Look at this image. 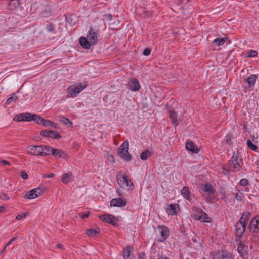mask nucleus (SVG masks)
<instances>
[{"label":"nucleus","mask_w":259,"mask_h":259,"mask_svg":"<svg viewBox=\"0 0 259 259\" xmlns=\"http://www.w3.org/2000/svg\"><path fill=\"white\" fill-rule=\"evenodd\" d=\"M166 107L169 112V118L171 120L172 123L175 127L177 126L180 121V117L176 112L172 110L171 107L167 105Z\"/></svg>","instance_id":"nucleus-5"},{"label":"nucleus","mask_w":259,"mask_h":259,"mask_svg":"<svg viewBox=\"0 0 259 259\" xmlns=\"http://www.w3.org/2000/svg\"><path fill=\"white\" fill-rule=\"evenodd\" d=\"M0 198L2 199L5 200H9L10 199L9 196L7 194H5V193L2 194L0 195Z\"/></svg>","instance_id":"nucleus-47"},{"label":"nucleus","mask_w":259,"mask_h":259,"mask_svg":"<svg viewBox=\"0 0 259 259\" xmlns=\"http://www.w3.org/2000/svg\"><path fill=\"white\" fill-rule=\"evenodd\" d=\"M66 19L70 25H74L75 24V22H72V19L70 18V16L67 17Z\"/></svg>","instance_id":"nucleus-50"},{"label":"nucleus","mask_w":259,"mask_h":259,"mask_svg":"<svg viewBox=\"0 0 259 259\" xmlns=\"http://www.w3.org/2000/svg\"><path fill=\"white\" fill-rule=\"evenodd\" d=\"M27 213H22L21 214H18L16 216V219L17 220H20L22 218H25L27 215Z\"/></svg>","instance_id":"nucleus-44"},{"label":"nucleus","mask_w":259,"mask_h":259,"mask_svg":"<svg viewBox=\"0 0 259 259\" xmlns=\"http://www.w3.org/2000/svg\"><path fill=\"white\" fill-rule=\"evenodd\" d=\"M54 175L53 174H51L49 176V177H50V178H52V177H53L54 176Z\"/></svg>","instance_id":"nucleus-60"},{"label":"nucleus","mask_w":259,"mask_h":259,"mask_svg":"<svg viewBox=\"0 0 259 259\" xmlns=\"http://www.w3.org/2000/svg\"><path fill=\"white\" fill-rule=\"evenodd\" d=\"M44 118H42L40 116L35 114L32 115V120L34 121L35 123L41 124Z\"/></svg>","instance_id":"nucleus-37"},{"label":"nucleus","mask_w":259,"mask_h":259,"mask_svg":"<svg viewBox=\"0 0 259 259\" xmlns=\"http://www.w3.org/2000/svg\"><path fill=\"white\" fill-rule=\"evenodd\" d=\"M30 154L34 156H41V145H31L27 148Z\"/></svg>","instance_id":"nucleus-13"},{"label":"nucleus","mask_w":259,"mask_h":259,"mask_svg":"<svg viewBox=\"0 0 259 259\" xmlns=\"http://www.w3.org/2000/svg\"><path fill=\"white\" fill-rule=\"evenodd\" d=\"M227 40V37L217 38L212 41V44L217 46H221L224 44Z\"/></svg>","instance_id":"nucleus-30"},{"label":"nucleus","mask_w":259,"mask_h":259,"mask_svg":"<svg viewBox=\"0 0 259 259\" xmlns=\"http://www.w3.org/2000/svg\"><path fill=\"white\" fill-rule=\"evenodd\" d=\"M128 142L127 141H124L120 146L118 149V153L119 156L125 161H130L132 160V156L128 153Z\"/></svg>","instance_id":"nucleus-4"},{"label":"nucleus","mask_w":259,"mask_h":259,"mask_svg":"<svg viewBox=\"0 0 259 259\" xmlns=\"http://www.w3.org/2000/svg\"><path fill=\"white\" fill-rule=\"evenodd\" d=\"M46 30L49 32L55 33V25L52 23H49L46 25Z\"/></svg>","instance_id":"nucleus-39"},{"label":"nucleus","mask_w":259,"mask_h":259,"mask_svg":"<svg viewBox=\"0 0 259 259\" xmlns=\"http://www.w3.org/2000/svg\"><path fill=\"white\" fill-rule=\"evenodd\" d=\"M0 164H2L4 165H10V162L6 160H1Z\"/></svg>","instance_id":"nucleus-51"},{"label":"nucleus","mask_w":259,"mask_h":259,"mask_svg":"<svg viewBox=\"0 0 259 259\" xmlns=\"http://www.w3.org/2000/svg\"><path fill=\"white\" fill-rule=\"evenodd\" d=\"M242 128L246 132H248V129L246 124H243Z\"/></svg>","instance_id":"nucleus-53"},{"label":"nucleus","mask_w":259,"mask_h":259,"mask_svg":"<svg viewBox=\"0 0 259 259\" xmlns=\"http://www.w3.org/2000/svg\"><path fill=\"white\" fill-rule=\"evenodd\" d=\"M52 155L58 158H65L67 156V154L63 150L60 149L53 148Z\"/></svg>","instance_id":"nucleus-20"},{"label":"nucleus","mask_w":259,"mask_h":259,"mask_svg":"<svg viewBox=\"0 0 259 259\" xmlns=\"http://www.w3.org/2000/svg\"><path fill=\"white\" fill-rule=\"evenodd\" d=\"M199 190L201 194L206 192L210 196L211 194L213 192L214 189L210 184H202L199 185Z\"/></svg>","instance_id":"nucleus-14"},{"label":"nucleus","mask_w":259,"mask_h":259,"mask_svg":"<svg viewBox=\"0 0 259 259\" xmlns=\"http://www.w3.org/2000/svg\"><path fill=\"white\" fill-rule=\"evenodd\" d=\"M257 76L255 74L250 75L247 78L244 79L245 82L247 83L248 88L253 87L256 82Z\"/></svg>","instance_id":"nucleus-23"},{"label":"nucleus","mask_w":259,"mask_h":259,"mask_svg":"<svg viewBox=\"0 0 259 259\" xmlns=\"http://www.w3.org/2000/svg\"><path fill=\"white\" fill-rule=\"evenodd\" d=\"M242 158L238 154H233L229 160L227 164L228 168L230 171L238 172L241 169Z\"/></svg>","instance_id":"nucleus-2"},{"label":"nucleus","mask_w":259,"mask_h":259,"mask_svg":"<svg viewBox=\"0 0 259 259\" xmlns=\"http://www.w3.org/2000/svg\"><path fill=\"white\" fill-rule=\"evenodd\" d=\"M186 148L191 151L193 153H198L199 151V149L196 146L193 142H187L186 144Z\"/></svg>","instance_id":"nucleus-22"},{"label":"nucleus","mask_w":259,"mask_h":259,"mask_svg":"<svg viewBox=\"0 0 259 259\" xmlns=\"http://www.w3.org/2000/svg\"><path fill=\"white\" fill-rule=\"evenodd\" d=\"M18 99V97L15 94H13L12 95V96L9 98L7 101L6 103L8 105H10L11 103L13 102H16Z\"/></svg>","instance_id":"nucleus-38"},{"label":"nucleus","mask_w":259,"mask_h":259,"mask_svg":"<svg viewBox=\"0 0 259 259\" xmlns=\"http://www.w3.org/2000/svg\"><path fill=\"white\" fill-rule=\"evenodd\" d=\"M72 174L71 172H68L64 174L61 179V181L64 184H67L71 179Z\"/></svg>","instance_id":"nucleus-33"},{"label":"nucleus","mask_w":259,"mask_h":259,"mask_svg":"<svg viewBox=\"0 0 259 259\" xmlns=\"http://www.w3.org/2000/svg\"><path fill=\"white\" fill-rule=\"evenodd\" d=\"M7 247L5 246L4 248L1 250V254H3L6 251Z\"/></svg>","instance_id":"nucleus-57"},{"label":"nucleus","mask_w":259,"mask_h":259,"mask_svg":"<svg viewBox=\"0 0 259 259\" xmlns=\"http://www.w3.org/2000/svg\"><path fill=\"white\" fill-rule=\"evenodd\" d=\"M145 253L144 252H140L138 254L137 259H145Z\"/></svg>","instance_id":"nucleus-49"},{"label":"nucleus","mask_w":259,"mask_h":259,"mask_svg":"<svg viewBox=\"0 0 259 259\" xmlns=\"http://www.w3.org/2000/svg\"><path fill=\"white\" fill-rule=\"evenodd\" d=\"M12 243V242L10 240V241H9L6 244V246L7 247L8 246H9L11 243Z\"/></svg>","instance_id":"nucleus-58"},{"label":"nucleus","mask_w":259,"mask_h":259,"mask_svg":"<svg viewBox=\"0 0 259 259\" xmlns=\"http://www.w3.org/2000/svg\"><path fill=\"white\" fill-rule=\"evenodd\" d=\"M41 124H42L45 127L52 126V127H56V124L54 122H53L50 120H47L45 119H43Z\"/></svg>","instance_id":"nucleus-36"},{"label":"nucleus","mask_w":259,"mask_h":259,"mask_svg":"<svg viewBox=\"0 0 259 259\" xmlns=\"http://www.w3.org/2000/svg\"><path fill=\"white\" fill-rule=\"evenodd\" d=\"M157 230L160 233V238L157 239V241L159 242H163L169 236V229L165 226H159L157 227Z\"/></svg>","instance_id":"nucleus-8"},{"label":"nucleus","mask_w":259,"mask_h":259,"mask_svg":"<svg viewBox=\"0 0 259 259\" xmlns=\"http://www.w3.org/2000/svg\"><path fill=\"white\" fill-rule=\"evenodd\" d=\"M250 215V213L249 211H245L243 213L241 217L239 219L238 222L242 223L243 224L246 225V223L248 222Z\"/></svg>","instance_id":"nucleus-26"},{"label":"nucleus","mask_w":259,"mask_h":259,"mask_svg":"<svg viewBox=\"0 0 259 259\" xmlns=\"http://www.w3.org/2000/svg\"><path fill=\"white\" fill-rule=\"evenodd\" d=\"M229 169H226L225 168H223V173L225 174V175H227L228 173V171H229Z\"/></svg>","instance_id":"nucleus-54"},{"label":"nucleus","mask_w":259,"mask_h":259,"mask_svg":"<svg viewBox=\"0 0 259 259\" xmlns=\"http://www.w3.org/2000/svg\"><path fill=\"white\" fill-rule=\"evenodd\" d=\"M100 230L99 228L95 229H89L86 230V234L89 236H95L100 233Z\"/></svg>","instance_id":"nucleus-31"},{"label":"nucleus","mask_w":259,"mask_h":259,"mask_svg":"<svg viewBox=\"0 0 259 259\" xmlns=\"http://www.w3.org/2000/svg\"><path fill=\"white\" fill-rule=\"evenodd\" d=\"M246 145L248 148L251 149V150L257 152L258 149V147L256 145L252 143V141L249 140L247 139L246 140Z\"/></svg>","instance_id":"nucleus-32"},{"label":"nucleus","mask_w":259,"mask_h":259,"mask_svg":"<svg viewBox=\"0 0 259 259\" xmlns=\"http://www.w3.org/2000/svg\"><path fill=\"white\" fill-rule=\"evenodd\" d=\"M203 210L201 208L198 207L195 208V212L193 214L194 219H195L196 220H197V217H196V216H200Z\"/></svg>","instance_id":"nucleus-42"},{"label":"nucleus","mask_w":259,"mask_h":259,"mask_svg":"<svg viewBox=\"0 0 259 259\" xmlns=\"http://www.w3.org/2000/svg\"><path fill=\"white\" fill-rule=\"evenodd\" d=\"M258 53L257 51L253 50H249L246 54H245L246 58H252L255 57L257 56Z\"/></svg>","instance_id":"nucleus-35"},{"label":"nucleus","mask_w":259,"mask_h":259,"mask_svg":"<svg viewBox=\"0 0 259 259\" xmlns=\"http://www.w3.org/2000/svg\"><path fill=\"white\" fill-rule=\"evenodd\" d=\"M162 259H169V258H168V257H165L163 258H162Z\"/></svg>","instance_id":"nucleus-61"},{"label":"nucleus","mask_w":259,"mask_h":259,"mask_svg":"<svg viewBox=\"0 0 259 259\" xmlns=\"http://www.w3.org/2000/svg\"><path fill=\"white\" fill-rule=\"evenodd\" d=\"M21 177L23 179L26 180L28 178L27 174L24 171H21Z\"/></svg>","instance_id":"nucleus-48"},{"label":"nucleus","mask_w":259,"mask_h":259,"mask_svg":"<svg viewBox=\"0 0 259 259\" xmlns=\"http://www.w3.org/2000/svg\"><path fill=\"white\" fill-rule=\"evenodd\" d=\"M128 88L133 92H136L140 88V84L136 78H133L130 79L128 83Z\"/></svg>","instance_id":"nucleus-15"},{"label":"nucleus","mask_w":259,"mask_h":259,"mask_svg":"<svg viewBox=\"0 0 259 259\" xmlns=\"http://www.w3.org/2000/svg\"><path fill=\"white\" fill-rule=\"evenodd\" d=\"M41 156L50 155L52 154L53 148L49 146L41 145Z\"/></svg>","instance_id":"nucleus-25"},{"label":"nucleus","mask_w":259,"mask_h":259,"mask_svg":"<svg viewBox=\"0 0 259 259\" xmlns=\"http://www.w3.org/2000/svg\"><path fill=\"white\" fill-rule=\"evenodd\" d=\"M246 225L242 223L237 222L235 225V233L236 238L240 239L243 236L245 230Z\"/></svg>","instance_id":"nucleus-10"},{"label":"nucleus","mask_w":259,"mask_h":259,"mask_svg":"<svg viewBox=\"0 0 259 259\" xmlns=\"http://www.w3.org/2000/svg\"><path fill=\"white\" fill-rule=\"evenodd\" d=\"M182 195L189 201L191 202L192 199L191 196V193L188 187H184L181 190Z\"/></svg>","instance_id":"nucleus-24"},{"label":"nucleus","mask_w":259,"mask_h":259,"mask_svg":"<svg viewBox=\"0 0 259 259\" xmlns=\"http://www.w3.org/2000/svg\"><path fill=\"white\" fill-rule=\"evenodd\" d=\"M40 135L43 137L53 138L57 139H60L61 137L59 133L54 131L47 130L40 131Z\"/></svg>","instance_id":"nucleus-12"},{"label":"nucleus","mask_w":259,"mask_h":259,"mask_svg":"<svg viewBox=\"0 0 259 259\" xmlns=\"http://www.w3.org/2000/svg\"><path fill=\"white\" fill-rule=\"evenodd\" d=\"M248 184H249V182H248V180L246 179H245V178H243V179H241L238 183V184L240 186H242V187H245V186L248 185Z\"/></svg>","instance_id":"nucleus-43"},{"label":"nucleus","mask_w":259,"mask_h":259,"mask_svg":"<svg viewBox=\"0 0 259 259\" xmlns=\"http://www.w3.org/2000/svg\"><path fill=\"white\" fill-rule=\"evenodd\" d=\"M44 192V190L40 187L34 188L27 192L25 194V198L28 199H34L42 194Z\"/></svg>","instance_id":"nucleus-6"},{"label":"nucleus","mask_w":259,"mask_h":259,"mask_svg":"<svg viewBox=\"0 0 259 259\" xmlns=\"http://www.w3.org/2000/svg\"><path fill=\"white\" fill-rule=\"evenodd\" d=\"M229 195L234 197L233 198V201L237 200L238 201H242L244 198L243 193L239 192L236 193L232 192L231 194H229Z\"/></svg>","instance_id":"nucleus-27"},{"label":"nucleus","mask_w":259,"mask_h":259,"mask_svg":"<svg viewBox=\"0 0 259 259\" xmlns=\"http://www.w3.org/2000/svg\"><path fill=\"white\" fill-rule=\"evenodd\" d=\"M220 253L221 254L222 258L223 259H234V255H233L231 253L226 250H222L221 252L220 250H217L213 252L212 255H214L215 254V255L218 253L220 254Z\"/></svg>","instance_id":"nucleus-18"},{"label":"nucleus","mask_w":259,"mask_h":259,"mask_svg":"<svg viewBox=\"0 0 259 259\" xmlns=\"http://www.w3.org/2000/svg\"><path fill=\"white\" fill-rule=\"evenodd\" d=\"M151 49L150 48H146L143 51V55L145 56H148L151 53Z\"/></svg>","instance_id":"nucleus-46"},{"label":"nucleus","mask_w":259,"mask_h":259,"mask_svg":"<svg viewBox=\"0 0 259 259\" xmlns=\"http://www.w3.org/2000/svg\"><path fill=\"white\" fill-rule=\"evenodd\" d=\"M99 36V31L92 27H90L87 33V37L81 36L79 38V44L83 48L88 49L91 46L97 43Z\"/></svg>","instance_id":"nucleus-1"},{"label":"nucleus","mask_w":259,"mask_h":259,"mask_svg":"<svg viewBox=\"0 0 259 259\" xmlns=\"http://www.w3.org/2000/svg\"><path fill=\"white\" fill-rule=\"evenodd\" d=\"M249 229L251 232H259V216L255 215L250 222Z\"/></svg>","instance_id":"nucleus-11"},{"label":"nucleus","mask_w":259,"mask_h":259,"mask_svg":"<svg viewBox=\"0 0 259 259\" xmlns=\"http://www.w3.org/2000/svg\"><path fill=\"white\" fill-rule=\"evenodd\" d=\"M6 211V208L4 206H0V213H5Z\"/></svg>","instance_id":"nucleus-52"},{"label":"nucleus","mask_w":259,"mask_h":259,"mask_svg":"<svg viewBox=\"0 0 259 259\" xmlns=\"http://www.w3.org/2000/svg\"><path fill=\"white\" fill-rule=\"evenodd\" d=\"M235 240L236 242H238L237 250L239 252H241L243 250V249L244 247V244L242 243V242L241 241V240H240V239L236 238Z\"/></svg>","instance_id":"nucleus-41"},{"label":"nucleus","mask_w":259,"mask_h":259,"mask_svg":"<svg viewBox=\"0 0 259 259\" xmlns=\"http://www.w3.org/2000/svg\"><path fill=\"white\" fill-rule=\"evenodd\" d=\"M32 114L29 112L20 113L15 116L14 120H16L18 122L23 121H32Z\"/></svg>","instance_id":"nucleus-9"},{"label":"nucleus","mask_w":259,"mask_h":259,"mask_svg":"<svg viewBox=\"0 0 259 259\" xmlns=\"http://www.w3.org/2000/svg\"><path fill=\"white\" fill-rule=\"evenodd\" d=\"M124 259H133V247L130 245L126 246L122 251Z\"/></svg>","instance_id":"nucleus-16"},{"label":"nucleus","mask_w":259,"mask_h":259,"mask_svg":"<svg viewBox=\"0 0 259 259\" xmlns=\"http://www.w3.org/2000/svg\"><path fill=\"white\" fill-rule=\"evenodd\" d=\"M152 152L149 150H146L144 152H142L140 155V157L142 160H145L148 157L151 155Z\"/></svg>","instance_id":"nucleus-34"},{"label":"nucleus","mask_w":259,"mask_h":259,"mask_svg":"<svg viewBox=\"0 0 259 259\" xmlns=\"http://www.w3.org/2000/svg\"><path fill=\"white\" fill-rule=\"evenodd\" d=\"M255 137L253 136L252 137V141L253 142H254L255 143H257V141H255Z\"/></svg>","instance_id":"nucleus-59"},{"label":"nucleus","mask_w":259,"mask_h":259,"mask_svg":"<svg viewBox=\"0 0 259 259\" xmlns=\"http://www.w3.org/2000/svg\"><path fill=\"white\" fill-rule=\"evenodd\" d=\"M62 247H63V245L61 243H58L56 245V247L57 248H59V249H61V248H62Z\"/></svg>","instance_id":"nucleus-55"},{"label":"nucleus","mask_w":259,"mask_h":259,"mask_svg":"<svg viewBox=\"0 0 259 259\" xmlns=\"http://www.w3.org/2000/svg\"><path fill=\"white\" fill-rule=\"evenodd\" d=\"M8 9L11 11H14L18 9L20 6V0H9Z\"/></svg>","instance_id":"nucleus-21"},{"label":"nucleus","mask_w":259,"mask_h":259,"mask_svg":"<svg viewBox=\"0 0 259 259\" xmlns=\"http://www.w3.org/2000/svg\"><path fill=\"white\" fill-rule=\"evenodd\" d=\"M178 206V204H170L168 205L166 208V212L168 214L174 215L176 213V207Z\"/></svg>","instance_id":"nucleus-29"},{"label":"nucleus","mask_w":259,"mask_h":259,"mask_svg":"<svg viewBox=\"0 0 259 259\" xmlns=\"http://www.w3.org/2000/svg\"><path fill=\"white\" fill-rule=\"evenodd\" d=\"M197 217V220L203 222H210L211 218H209L208 215L203 211L202 213L201 214L200 216H196Z\"/></svg>","instance_id":"nucleus-28"},{"label":"nucleus","mask_w":259,"mask_h":259,"mask_svg":"<svg viewBox=\"0 0 259 259\" xmlns=\"http://www.w3.org/2000/svg\"><path fill=\"white\" fill-rule=\"evenodd\" d=\"M87 86V82L84 81L82 82L71 85L68 88L67 92L70 97H75Z\"/></svg>","instance_id":"nucleus-3"},{"label":"nucleus","mask_w":259,"mask_h":259,"mask_svg":"<svg viewBox=\"0 0 259 259\" xmlns=\"http://www.w3.org/2000/svg\"><path fill=\"white\" fill-rule=\"evenodd\" d=\"M59 121L65 125H70V126L72 125V123L68 118L64 117H60Z\"/></svg>","instance_id":"nucleus-40"},{"label":"nucleus","mask_w":259,"mask_h":259,"mask_svg":"<svg viewBox=\"0 0 259 259\" xmlns=\"http://www.w3.org/2000/svg\"><path fill=\"white\" fill-rule=\"evenodd\" d=\"M90 214V212L89 211H87L86 213H82L81 214H80L79 216L80 217V218L82 219H85V218H87L89 215Z\"/></svg>","instance_id":"nucleus-45"},{"label":"nucleus","mask_w":259,"mask_h":259,"mask_svg":"<svg viewBox=\"0 0 259 259\" xmlns=\"http://www.w3.org/2000/svg\"><path fill=\"white\" fill-rule=\"evenodd\" d=\"M100 220L105 223H109L113 226H116L117 224V219L112 214H104L99 216Z\"/></svg>","instance_id":"nucleus-7"},{"label":"nucleus","mask_w":259,"mask_h":259,"mask_svg":"<svg viewBox=\"0 0 259 259\" xmlns=\"http://www.w3.org/2000/svg\"><path fill=\"white\" fill-rule=\"evenodd\" d=\"M117 182L119 185L125 184L127 187H129L130 188H133L134 187V185L133 182L128 179V177L126 175H124L120 178H118L117 179Z\"/></svg>","instance_id":"nucleus-19"},{"label":"nucleus","mask_w":259,"mask_h":259,"mask_svg":"<svg viewBox=\"0 0 259 259\" xmlns=\"http://www.w3.org/2000/svg\"><path fill=\"white\" fill-rule=\"evenodd\" d=\"M18 239V237L16 236V237L12 238L10 240L13 242V241L17 240Z\"/></svg>","instance_id":"nucleus-56"},{"label":"nucleus","mask_w":259,"mask_h":259,"mask_svg":"<svg viewBox=\"0 0 259 259\" xmlns=\"http://www.w3.org/2000/svg\"><path fill=\"white\" fill-rule=\"evenodd\" d=\"M126 200L121 198H114L111 200L110 205L115 207H123L126 205Z\"/></svg>","instance_id":"nucleus-17"}]
</instances>
